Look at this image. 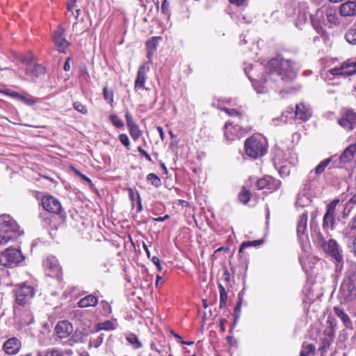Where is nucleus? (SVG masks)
I'll return each instance as SVG.
<instances>
[{"mask_svg":"<svg viewBox=\"0 0 356 356\" xmlns=\"http://www.w3.org/2000/svg\"><path fill=\"white\" fill-rule=\"evenodd\" d=\"M298 67L291 60L284 59L280 56L271 59L266 67V75L261 79V89H257L258 92H266L268 88H273L275 83L280 84V81H290L296 78Z\"/></svg>","mask_w":356,"mask_h":356,"instance_id":"1","label":"nucleus"},{"mask_svg":"<svg viewBox=\"0 0 356 356\" xmlns=\"http://www.w3.org/2000/svg\"><path fill=\"white\" fill-rule=\"evenodd\" d=\"M245 149L247 155L257 159L264 156L267 151L266 143L260 136H251L245 141Z\"/></svg>","mask_w":356,"mask_h":356,"instance_id":"2","label":"nucleus"},{"mask_svg":"<svg viewBox=\"0 0 356 356\" xmlns=\"http://www.w3.org/2000/svg\"><path fill=\"white\" fill-rule=\"evenodd\" d=\"M35 289L31 285L22 283L17 285L13 289L15 302L21 306L30 303L35 296Z\"/></svg>","mask_w":356,"mask_h":356,"instance_id":"3","label":"nucleus"},{"mask_svg":"<svg viewBox=\"0 0 356 356\" xmlns=\"http://www.w3.org/2000/svg\"><path fill=\"white\" fill-rule=\"evenodd\" d=\"M323 251L328 254L336 263V270L341 271L343 268V257L342 249L334 239H330L322 248Z\"/></svg>","mask_w":356,"mask_h":356,"instance_id":"4","label":"nucleus"},{"mask_svg":"<svg viewBox=\"0 0 356 356\" xmlns=\"http://www.w3.org/2000/svg\"><path fill=\"white\" fill-rule=\"evenodd\" d=\"M24 259L21 251L17 248H8L0 252V265L3 266H15Z\"/></svg>","mask_w":356,"mask_h":356,"instance_id":"5","label":"nucleus"},{"mask_svg":"<svg viewBox=\"0 0 356 356\" xmlns=\"http://www.w3.org/2000/svg\"><path fill=\"white\" fill-rule=\"evenodd\" d=\"M316 18L322 20L323 23L330 26L336 25L339 23L337 12L336 8L331 6H323L318 9L316 14Z\"/></svg>","mask_w":356,"mask_h":356,"instance_id":"6","label":"nucleus"},{"mask_svg":"<svg viewBox=\"0 0 356 356\" xmlns=\"http://www.w3.org/2000/svg\"><path fill=\"white\" fill-rule=\"evenodd\" d=\"M332 76H348L356 74V60H347L342 63L339 67H335L329 70Z\"/></svg>","mask_w":356,"mask_h":356,"instance_id":"7","label":"nucleus"},{"mask_svg":"<svg viewBox=\"0 0 356 356\" xmlns=\"http://www.w3.org/2000/svg\"><path fill=\"white\" fill-rule=\"evenodd\" d=\"M249 130V128H242L238 125H234L230 122H226L224 135L228 141H234L243 137Z\"/></svg>","mask_w":356,"mask_h":356,"instance_id":"8","label":"nucleus"},{"mask_svg":"<svg viewBox=\"0 0 356 356\" xmlns=\"http://www.w3.org/2000/svg\"><path fill=\"white\" fill-rule=\"evenodd\" d=\"M339 297L344 302H350L356 298V282L343 280L340 290Z\"/></svg>","mask_w":356,"mask_h":356,"instance_id":"9","label":"nucleus"},{"mask_svg":"<svg viewBox=\"0 0 356 356\" xmlns=\"http://www.w3.org/2000/svg\"><path fill=\"white\" fill-rule=\"evenodd\" d=\"M65 29L59 26L54 32L52 40L56 49L60 53H65L66 49L70 46V43L66 40L65 35Z\"/></svg>","mask_w":356,"mask_h":356,"instance_id":"10","label":"nucleus"},{"mask_svg":"<svg viewBox=\"0 0 356 356\" xmlns=\"http://www.w3.org/2000/svg\"><path fill=\"white\" fill-rule=\"evenodd\" d=\"M339 202V200H334L327 204L326 213H325L323 219V227L326 229L330 227L331 229H334L335 225V210L336 206Z\"/></svg>","mask_w":356,"mask_h":356,"instance_id":"11","label":"nucleus"},{"mask_svg":"<svg viewBox=\"0 0 356 356\" xmlns=\"http://www.w3.org/2000/svg\"><path fill=\"white\" fill-rule=\"evenodd\" d=\"M17 225L10 221H3L0 223V246L8 243L13 238L10 234L15 231Z\"/></svg>","mask_w":356,"mask_h":356,"instance_id":"12","label":"nucleus"},{"mask_svg":"<svg viewBox=\"0 0 356 356\" xmlns=\"http://www.w3.org/2000/svg\"><path fill=\"white\" fill-rule=\"evenodd\" d=\"M339 124L348 131L356 127V112L352 109L345 111L338 120Z\"/></svg>","mask_w":356,"mask_h":356,"instance_id":"13","label":"nucleus"},{"mask_svg":"<svg viewBox=\"0 0 356 356\" xmlns=\"http://www.w3.org/2000/svg\"><path fill=\"white\" fill-rule=\"evenodd\" d=\"M44 267L47 275L51 277H60L61 275V268L57 259L54 257L48 258L44 261Z\"/></svg>","mask_w":356,"mask_h":356,"instance_id":"14","label":"nucleus"},{"mask_svg":"<svg viewBox=\"0 0 356 356\" xmlns=\"http://www.w3.org/2000/svg\"><path fill=\"white\" fill-rule=\"evenodd\" d=\"M43 208L48 212L58 214L62 211L60 202L51 195H46L42 200Z\"/></svg>","mask_w":356,"mask_h":356,"instance_id":"15","label":"nucleus"},{"mask_svg":"<svg viewBox=\"0 0 356 356\" xmlns=\"http://www.w3.org/2000/svg\"><path fill=\"white\" fill-rule=\"evenodd\" d=\"M55 332L60 339L67 338L73 332V326L68 321H59L55 327Z\"/></svg>","mask_w":356,"mask_h":356,"instance_id":"16","label":"nucleus"},{"mask_svg":"<svg viewBox=\"0 0 356 356\" xmlns=\"http://www.w3.org/2000/svg\"><path fill=\"white\" fill-rule=\"evenodd\" d=\"M307 218L308 213L303 212L299 217L297 223V236L300 242H302L304 238L307 237Z\"/></svg>","mask_w":356,"mask_h":356,"instance_id":"17","label":"nucleus"},{"mask_svg":"<svg viewBox=\"0 0 356 356\" xmlns=\"http://www.w3.org/2000/svg\"><path fill=\"white\" fill-rule=\"evenodd\" d=\"M125 118L127 122V125L129 128V134L133 138V140H136L141 136L142 132L140 130L138 126L136 124L135 121L133 119L131 113L127 111L125 113Z\"/></svg>","mask_w":356,"mask_h":356,"instance_id":"18","label":"nucleus"},{"mask_svg":"<svg viewBox=\"0 0 356 356\" xmlns=\"http://www.w3.org/2000/svg\"><path fill=\"white\" fill-rule=\"evenodd\" d=\"M149 70V67L147 63L142 64L137 72V76L134 83V88L136 90L142 89L144 88L146 73Z\"/></svg>","mask_w":356,"mask_h":356,"instance_id":"19","label":"nucleus"},{"mask_svg":"<svg viewBox=\"0 0 356 356\" xmlns=\"http://www.w3.org/2000/svg\"><path fill=\"white\" fill-rule=\"evenodd\" d=\"M3 348L8 355H16L21 348V342L15 337L10 338L6 341Z\"/></svg>","mask_w":356,"mask_h":356,"instance_id":"20","label":"nucleus"},{"mask_svg":"<svg viewBox=\"0 0 356 356\" xmlns=\"http://www.w3.org/2000/svg\"><path fill=\"white\" fill-rule=\"evenodd\" d=\"M332 161V157H329L323 160L314 169V171L311 170L308 175V181H313L317 179V176L321 175L324 171L325 168Z\"/></svg>","mask_w":356,"mask_h":356,"instance_id":"21","label":"nucleus"},{"mask_svg":"<svg viewBox=\"0 0 356 356\" xmlns=\"http://www.w3.org/2000/svg\"><path fill=\"white\" fill-rule=\"evenodd\" d=\"M339 13L343 17L356 15V1H348L339 7Z\"/></svg>","mask_w":356,"mask_h":356,"instance_id":"22","label":"nucleus"},{"mask_svg":"<svg viewBox=\"0 0 356 356\" xmlns=\"http://www.w3.org/2000/svg\"><path fill=\"white\" fill-rule=\"evenodd\" d=\"M295 115L296 119L300 120L302 122H306L312 116V113L305 104H299L296 106Z\"/></svg>","mask_w":356,"mask_h":356,"instance_id":"23","label":"nucleus"},{"mask_svg":"<svg viewBox=\"0 0 356 356\" xmlns=\"http://www.w3.org/2000/svg\"><path fill=\"white\" fill-rule=\"evenodd\" d=\"M356 154V145L352 144L348 146L339 156L341 163H346L351 161Z\"/></svg>","mask_w":356,"mask_h":356,"instance_id":"24","label":"nucleus"},{"mask_svg":"<svg viewBox=\"0 0 356 356\" xmlns=\"http://www.w3.org/2000/svg\"><path fill=\"white\" fill-rule=\"evenodd\" d=\"M334 313L339 317L346 328L353 329L352 321L344 310L339 307H334Z\"/></svg>","mask_w":356,"mask_h":356,"instance_id":"25","label":"nucleus"},{"mask_svg":"<svg viewBox=\"0 0 356 356\" xmlns=\"http://www.w3.org/2000/svg\"><path fill=\"white\" fill-rule=\"evenodd\" d=\"M97 303V298L92 294H90L80 299L77 305L79 307L84 308L88 307H95Z\"/></svg>","mask_w":356,"mask_h":356,"instance_id":"26","label":"nucleus"},{"mask_svg":"<svg viewBox=\"0 0 356 356\" xmlns=\"http://www.w3.org/2000/svg\"><path fill=\"white\" fill-rule=\"evenodd\" d=\"M161 40H162V38L161 36H154L146 42L147 57L149 59H150L151 56L156 49L159 42Z\"/></svg>","mask_w":356,"mask_h":356,"instance_id":"27","label":"nucleus"},{"mask_svg":"<svg viewBox=\"0 0 356 356\" xmlns=\"http://www.w3.org/2000/svg\"><path fill=\"white\" fill-rule=\"evenodd\" d=\"M26 73L31 76L38 77L44 73V67L38 64H32L26 67Z\"/></svg>","mask_w":356,"mask_h":356,"instance_id":"28","label":"nucleus"},{"mask_svg":"<svg viewBox=\"0 0 356 356\" xmlns=\"http://www.w3.org/2000/svg\"><path fill=\"white\" fill-rule=\"evenodd\" d=\"M343 280L356 282V263H353L349 266Z\"/></svg>","mask_w":356,"mask_h":356,"instance_id":"29","label":"nucleus"},{"mask_svg":"<svg viewBox=\"0 0 356 356\" xmlns=\"http://www.w3.org/2000/svg\"><path fill=\"white\" fill-rule=\"evenodd\" d=\"M316 348L313 344L304 343L302 346V350L300 356H314L315 353Z\"/></svg>","mask_w":356,"mask_h":356,"instance_id":"30","label":"nucleus"},{"mask_svg":"<svg viewBox=\"0 0 356 356\" xmlns=\"http://www.w3.org/2000/svg\"><path fill=\"white\" fill-rule=\"evenodd\" d=\"M326 323L327 324V326L325 329L323 334L325 337H327L330 339H333L335 332V324H334V323L330 320V318H328Z\"/></svg>","mask_w":356,"mask_h":356,"instance_id":"31","label":"nucleus"},{"mask_svg":"<svg viewBox=\"0 0 356 356\" xmlns=\"http://www.w3.org/2000/svg\"><path fill=\"white\" fill-rule=\"evenodd\" d=\"M115 329V324L111 321H106L104 322L99 323L96 325V330H113Z\"/></svg>","mask_w":356,"mask_h":356,"instance_id":"32","label":"nucleus"},{"mask_svg":"<svg viewBox=\"0 0 356 356\" xmlns=\"http://www.w3.org/2000/svg\"><path fill=\"white\" fill-rule=\"evenodd\" d=\"M268 179H269L267 186L268 190H269L270 192H273L277 190L280 188L281 185V181L280 180H277L270 176H268Z\"/></svg>","mask_w":356,"mask_h":356,"instance_id":"33","label":"nucleus"},{"mask_svg":"<svg viewBox=\"0 0 356 356\" xmlns=\"http://www.w3.org/2000/svg\"><path fill=\"white\" fill-rule=\"evenodd\" d=\"M19 101L22 102L25 104L29 106L34 105L36 102V100L34 99V97L27 93L21 94Z\"/></svg>","mask_w":356,"mask_h":356,"instance_id":"34","label":"nucleus"},{"mask_svg":"<svg viewBox=\"0 0 356 356\" xmlns=\"http://www.w3.org/2000/svg\"><path fill=\"white\" fill-rule=\"evenodd\" d=\"M250 199V193L246 190L245 187H243L240 193L238 194V200L243 204H247Z\"/></svg>","mask_w":356,"mask_h":356,"instance_id":"35","label":"nucleus"},{"mask_svg":"<svg viewBox=\"0 0 356 356\" xmlns=\"http://www.w3.org/2000/svg\"><path fill=\"white\" fill-rule=\"evenodd\" d=\"M346 41L352 44H356V29H349L345 35Z\"/></svg>","mask_w":356,"mask_h":356,"instance_id":"36","label":"nucleus"},{"mask_svg":"<svg viewBox=\"0 0 356 356\" xmlns=\"http://www.w3.org/2000/svg\"><path fill=\"white\" fill-rule=\"evenodd\" d=\"M147 181H150L151 184L158 188L161 185V179L159 178V177L154 174V173H149L147 176Z\"/></svg>","mask_w":356,"mask_h":356,"instance_id":"37","label":"nucleus"},{"mask_svg":"<svg viewBox=\"0 0 356 356\" xmlns=\"http://www.w3.org/2000/svg\"><path fill=\"white\" fill-rule=\"evenodd\" d=\"M44 356H64V353L61 349L51 348L44 352Z\"/></svg>","mask_w":356,"mask_h":356,"instance_id":"38","label":"nucleus"},{"mask_svg":"<svg viewBox=\"0 0 356 356\" xmlns=\"http://www.w3.org/2000/svg\"><path fill=\"white\" fill-rule=\"evenodd\" d=\"M127 341L134 346V348L142 347V343L139 341L136 335L131 334L127 337Z\"/></svg>","mask_w":356,"mask_h":356,"instance_id":"39","label":"nucleus"},{"mask_svg":"<svg viewBox=\"0 0 356 356\" xmlns=\"http://www.w3.org/2000/svg\"><path fill=\"white\" fill-rule=\"evenodd\" d=\"M262 243V241L261 240H256L252 241H246L243 242L239 249V252H241L244 248L250 247V246H257Z\"/></svg>","mask_w":356,"mask_h":356,"instance_id":"40","label":"nucleus"},{"mask_svg":"<svg viewBox=\"0 0 356 356\" xmlns=\"http://www.w3.org/2000/svg\"><path fill=\"white\" fill-rule=\"evenodd\" d=\"M277 163H275V165H277ZM276 168H278V166H276ZM290 165L289 164H284L279 166V173L282 177H286L290 174Z\"/></svg>","mask_w":356,"mask_h":356,"instance_id":"41","label":"nucleus"},{"mask_svg":"<svg viewBox=\"0 0 356 356\" xmlns=\"http://www.w3.org/2000/svg\"><path fill=\"white\" fill-rule=\"evenodd\" d=\"M73 108L81 114L86 115L88 113L87 107L79 102H75L73 104Z\"/></svg>","mask_w":356,"mask_h":356,"instance_id":"42","label":"nucleus"},{"mask_svg":"<svg viewBox=\"0 0 356 356\" xmlns=\"http://www.w3.org/2000/svg\"><path fill=\"white\" fill-rule=\"evenodd\" d=\"M268 177V176H265L264 177L257 180V188L258 190H262L264 188L267 189L268 183L269 181Z\"/></svg>","mask_w":356,"mask_h":356,"instance_id":"43","label":"nucleus"},{"mask_svg":"<svg viewBox=\"0 0 356 356\" xmlns=\"http://www.w3.org/2000/svg\"><path fill=\"white\" fill-rule=\"evenodd\" d=\"M110 120L112 124L118 127L121 128L124 127V122L121 120V119L116 115H112L110 116Z\"/></svg>","mask_w":356,"mask_h":356,"instance_id":"44","label":"nucleus"},{"mask_svg":"<svg viewBox=\"0 0 356 356\" xmlns=\"http://www.w3.org/2000/svg\"><path fill=\"white\" fill-rule=\"evenodd\" d=\"M103 95L105 100L112 103L113 101V93L112 90H108L107 87H104L103 90Z\"/></svg>","mask_w":356,"mask_h":356,"instance_id":"45","label":"nucleus"},{"mask_svg":"<svg viewBox=\"0 0 356 356\" xmlns=\"http://www.w3.org/2000/svg\"><path fill=\"white\" fill-rule=\"evenodd\" d=\"M311 20L314 28L316 30L318 33H321L323 31V28L320 24V22L321 20H319L317 18H316L315 15L314 17L311 16Z\"/></svg>","mask_w":356,"mask_h":356,"instance_id":"46","label":"nucleus"},{"mask_svg":"<svg viewBox=\"0 0 356 356\" xmlns=\"http://www.w3.org/2000/svg\"><path fill=\"white\" fill-rule=\"evenodd\" d=\"M119 140L125 146V147L127 149H129V148H130V142H129V138H128L127 134H121L119 136Z\"/></svg>","mask_w":356,"mask_h":356,"instance_id":"47","label":"nucleus"},{"mask_svg":"<svg viewBox=\"0 0 356 356\" xmlns=\"http://www.w3.org/2000/svg\"><path fill=\"white\" fill-rule=\"evenodd\" d=\"M1 92L13 98V99H15L17 100H19V97H20V95L21 94L20 93H18L17 92H14V91H12L10 90H8V89H6V90H1Z\"/></svg>","mask_w":356,"mask_h":356,"instance_id":"48","label":"nucleus"},{"mask_svg":"<svg viewBox=\"0 0 356 356\" xmlns=\"http://www.w3.org/2000/svg\"><path fill=\"white\" fill-rule=\"evenodd\" d=\"M220 109L229 116H238L239 118L241 117V113L236 109H230L227 108H221Z\"/></svg>","mask_w":356,"mask_h":356,"instance_id":"49","label":"nucleus"},{"mask_svg":"<svg viewBox=\"0 0 356 356\" xmlns=\"http://www.w3.org/2000/svg\"><path fill=\"white\" fill-rule=\"evenodd\" d=\"M103 334L99 335L97 338L93 339L90 341V346H93L95 348H98L103 342Z\"/></svg>","mask_w":356,"mask_h":356,"instance_id":"50","label":"nucleus"},{"mask_svg":"<svg viewBox=\"0 0 356 356\" xmlns=\"http://www.w3.org/2000/svg\"><path fill=\"white\" fill-rule=\"evenodd\" d=\"M80 76L86 81H88L90 79V75L86 65L80 67Z\"/></svg>","mask_w":356,"mask_h":356,"instance_id":"51","label":"nucleus"},{"mask_svg":"<svg viewBox=\"0 0 356 356\" xmlns=\"http://www.w3.org/2000/svg\"><path fill=\"white\" fill-rule=\"evenodd\" d=\"M316 242L318 245H319L321 248L323 247L324 244H326L327 241H325L323 234L321 232H318L316 236Z\"/></svg>","mask_w":356,"mask_h":356,"instance_id":"52","label":"nucleus"},{"mask_svg":"<svg viewBox=\"0 0 356 356\" xmlns=\"http://www.w3.org/2000/svg\"><path fill=\"white\" fill-rule=\"evenodd\" d=\"M218 288L220 289V300L227 301V293L225 287L221 284H219Z\"/></svg>","mask_w":356,"mask_h":356,"instance_id":"53","label":"nucleus"},{"mask_svg":"<svg viewBox=\"0 0 356 356\" xmlns=\"http://www.w3.org/2000/svg\"><path fill=\"white\" fill-rule=\"evenodd\" d=\"M169 6L170 3L168 0H164L161 5V12L165 15L169 14Z\"/></svg>","mask_w":356,"mask_h":356,"instance_id":"54","label":"nucleus"},{"mask_svg":"<svg viewBox=\"0 0 356 356\" xmlns=\"http://www.w3.org/2000/svg\"><path fill=\"white\" fill-rule=\"evenodd\" d=\"M76 0H69L67 2V10L71 12L72 15H74L73 10L76 7Z\"/></svg>","mask_w":356,"mask_h":356,"instance_id":"55","label":"nucleus"},{"mask_svg":"<svg viewBox=\"0 0 356 356\" xmlns=\"http://www.w3.org/2000/svg\"><path fill=\"white\" fill-rule=\"evenodd\" d=\"M138 151L142 155H143L146 158L147 160H148L149 161H152V158L149 156V154L145 150H144L140 146L138 147Z\"/></svg>","mask_w":356,"mask_h":356,"instance_id":"56","label":"nucleus"},{"mask_svg":"<svg viewBox=\"0 0 356 356\" xmlns=\"http://www.w3.org/2000/svg\"><path fill=\"white\" fill-rule=\"evenodd\" d=\"M348 227L352 229H356V214L350 220Z\"/></svg>","mask_w":356,"mask_h":356,"instance_id":"57","label":"nucleus"},{"mask_svg":"<svg viewBox=\"0 0 356 356\" xmlns=\"http://www.w3.org/2000/svg\"><path fill=\"white\" fill-rule=\"evenodd\" d=\"M152 261L156 265L158 270L159 271H161L162 270V266H161L159 259L157 257L154 256V257H153Z\"/></svg>","mask_w":356,"mask_h":356,"instance_id":"58","label":"nucleus"},{"mask_svg":"<svg viewBox=\"0 0 356 356\" xmlns=\"http://www.w3.org/2000/svg\"><path fill=\"white\" fill-rule=\"evenodd\" d=\"M76 174L79 175L81 179L84 181H86L87 183H88L90 185H92V181L90 179H89L88 177H87L86 175L81 174L79 171L78 170H76Z\"/></svg>","mask_w":356,"mask_h":356,"instance_id":"59","label":"nucleus"},{"mask_svg":"<svg viewBox=\"0 0 356 356\" xmlns=\"http://www.w3.org/2000/svg\"><path fill=\"white\" fill-rule=\"evenodd\" d=\"M22 62L24 64H25L26 65V67H27L29 65L33 64V58L32 56L26 57V58H23Z\"/></svg>","mask_w":356,"mask_h":356,"instance_id":"60","label":"nucleus"},{"mask_svg":"<svg viewBox=\"0 0 356 356\" xmlns=\"http://www.w3.org/2000/svg\"><path fill=\"white\" fill-rule=\"evenodd\" d=\"M230 3L236 5L237 6H243L246 2V0H229Z\"/></svg>","mask_w":356,"mask_h":356,"instance_id":"61","label":"nucleus"},{"mask_svg":"<svg viewBox=\"0 0 356 356\" xmlns=\"http://www.w3.org/2000/svg\"><path fill=\"white\" fill-rule=\"evenodd\" d=\"M333 339H330L329 338L327 337H325L323 339V346L324 348H328L330 344H331V342L332 341Z\"/></svg>","mask_w":356,"mask_h":356,"instance_id":"62","label":"nucleus"},{"mask_svg":"<svg viewBox=\"0 0 356 356\" xmlns=\"http://www.w3.org/2000/svg\"><path fill=\"white\" fill-rule=\"evenodd\" d=\"M70 57H68L67 58L65 63H64V66H63V70L66 72L69 71L70 70Z\"/></svg>","mask_w":356,"mask_h":356,"instance_id":"63","label":"nucleus"},{"mask_svg":"<svg viewBox=\"0 0 356 356\" xmlns=\"http://www.w3.org/2000/svg\"><path fill=\"white\" fill-rule=\"evenodd\" d=\"M241 302L238 301L236 306L235 307V309H234V316H235V321L236 320V318H238L239 316L238 314H237V312H240V309H241Z\"/></svg>","mask_w":356,"mask_h":356,"instance_id":"64","label":"nucleus"}]
</instances>
